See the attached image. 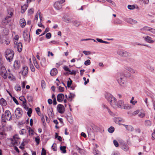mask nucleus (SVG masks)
Here are the masks:
<instances>
[{"label": "nucleus", "instance_id": "1", "mask_svg": "<svg viewBox=\"0 0 155 155\" xmlns=\"http://www.w3.org/2000/svg\"><path fill=\"white\" fill-rule=\"evenodd\" d=\"M106 98L110 102V105L114 108H120L125 109H130L131 107L128 104H124L122 100L117 101L116 99L110 94H107L105 95Z\"/></svg>", "mask_w": 155, "mask_h": 155}, {"label": "nucleus", "instance_id": "2", "mask_svg": "<svg viewBox=\"0 0 155 155\" xmlns=\"http://www.w3.org/2000/svg\"><path fill=\"white\" fill-rule=\"evenodd\" d=\"M19 139V138L18 135L16 134L14 136L13 138H11L8 140L9 142H10L14 147L15 150L18 153L19 152V150L16 145H17L18 141Z\"/></svg>", "mask_w": 155, "mask_h": 155}, {"label": "nucleus", "instance_id": "3", "mask_svg": "<svg viewBox=\"0 0 155 155\" xmlns=\"http://www.w3.org/2000/svg\"><path fill=\"white\" fill-rule=\"evenodd\" d=\"M20 101H21L22 103H21L24 108L26 110H28L27 112L28 116L29 117H31V114L32 112V109L31 108H28V107L26 105V99L23 96L20 97Z\"/></svg>", "mask_w": 155, "mask_h": 155}, {"label": "nucleus", "instance_id": "4", "mask_svg": "<svg viewBox=\"0 0 155 155\" xmlns=\"http://www.w3.org/2000/svg\"><path fill=\"white\" fill-rule=\"evenodd\" d=\"M12 119V116L10 111L8 110H6L4 114L2 116V121L5 123L6 120H10Z\"/></svg>", "mask_w": 155, "mask_h": 155}, {"label": "nucleus", "instance_id": "5", "mask_svg": "<svg viewBox=\"0 0 155 155\" xmlns=\"http://www.w3.org/2000/svg\"><path fill=\"white\" fill-rule=\"evenodd\" d=\"M14 52L12 49H7L5 52V56L7 60L9 62L11 61L13 58Z\"/></svg>", "mask_w": 155, "mask_h": 155}, {"label": "nucleus", "instance_id": "6", "mask_svg": "<svg viewBox=\"0 0 155 155\" xmlns=\"http://www.w3.org/2000/svg\"><path fill=\"white\" fill-rule=\"evenodd\" d=\"M65 0H58L54 4V8L57 10H59L62 8V4L65 2Z\"/></svg>", "mask_w": 155, "mask_h": 155}, {"label": "nucleus", "instance_id": "7", "mask_svg": "<svg viewBox=\"0 0 155 155\" xmlns=\"http://www.w3.org/2000/svg\"><path fill=\"white\" fill-rule=\"evenodd\" d=\"M0 74L4 79H6L7 77V71L3 66H2L0 68Z\"/></svg>", "mask_w": 155, "mask_h": 155}, {"label": "nucleus", "instance_id": "8", "mask_svg": "<svg viewBox=\"0 0 155 155\" xmlns=\"http://www.w3.org/2000/svg\"><path fill=\"white\" fill-rule=\"evenodd\" d=\"M19 39L18 35H16L14 38V46L15 49H17L18 51L19 52V43L17 41Z\"/></svg>", "mask_w": 155, "mask_h": 155}, {"label": "nucleus", "instance_id": "9", "mask_svg": "<svg viewBox=\"0 0 155 155\" xmlns=\"http://www.w3.org/2000/svg\"><path fill=\"white\" fill-rule=\"evenodd\" d=\"M12 15L13 13L11 11H10V12H8L7 16L5 18V19L2 21V23L5 24H8L10 21L9 20H8V18H11L12 16Z\"/></svg>", "mask_w": 155, "mask_h": 155}, {"label": "nucleus", "instance_id": "10", "mask_svg": "<svg viewBox=\"0 0 155 155\" xmlns=\"http://www.w3.org/2000/svg\"><path fill=\"white\" fill-rule=\"evenodd\" d=\"M21 72L23 76H26L28 72V67L25 65L23 66L21 70Z\"/></svg>", "mask_w": 155, "mask_h": 155}, {"label": "nucleus", "instance_id": "11", "mask_svg": "<svg viewBox=\"0 0 155 155\" xmlns=\"http://www.w3.org/2000/svg\"><path fill=\"white\" fill-rule=\"evenodd\" d=\"M117 53L118 54L121 56L126 57L130 56V54L129 53L124 50H119Z\"/></svg>", "mask_w": 155, "mask_h": 155}, {"label": "nucleus", "instance_id": "12", "mask_svg": "<svg viewBox=\"0 0 155 155\" xmlns=\"http://www.w3.org/2000/svg\"><path fill=\"white\" fill-rule=\"evenodd\" d=\"M57 109L58 112L60 114H63L65 111V108L64 106L61 104H59L57 105Z\"/></svg>", "mask_w": 155, "mask_h": 155}, {"label": "nucleus", "instance_id": "13", "mask_svg": "<svg viewBox=\"0 0 155 155\" xmlns=\"http://www.w3.org/2000/svg\"><path fill=\"white\" fill-rule=\"evenodd\" d=\"M23 36L25 41H30V35H28V32L27 30L24 31Z\"/></svg>", "mask_w": 155, "mask_h": 155}, {"label": "nucleus", "instance_id": "14", "mask_svg": "<svg viewBox=\"0 0 155 155\" xmlns=\"http://www.w3.org/2000/svg\"><path fill=\"white\" fill-rule=\"evenodd\" d=\"M125 69L126 70H127L132 74H137V72L136 70L130 67H125Z\"/></svg>", "mask_w": 155, "mask_h": 155}, {"label": "nucleus", "instance_id": "15", "mask_svg": "<svg viewBox=\"0 0 155 155\" xmlns=\"http://www.w3.org/2000/svg\"><path fill=\"white\" fill-rule=\"evenodd\" d=\"M115 122L118 123L120 125H123L121 124V123H123L124 122V120L123 119L120 117H117L115 119Z\"/></svg>", "mask_w": 155, "mask_h": 155}, {"label": "nucleus", "instance_id": "16", "mask_svg": "<svg viewBox=\"0 0 155 155\" xmlns=\"http://www.w3.org/2000/svg\"><path fill=\"white\" fill-rule=\"evenodd\" d=\"M64 97V95L63 94H59L57 96V100L58 102H61L63 101Z\"/></svg>", "mask_w": 155, "mask_h": 155}, {"label": "nucleus", "instance_id": "17", "mask_svg": "<svg viewBox=\"0 0 155 155\" xmlns=\"http://www.w3.org/2000/svg\"><path fill=\"white\" fill-rule=\"evenodd\" d=\"M117 81L120 84L121 86H123L125 83L124 78H118Z\"/></svg>", "mask_w": 155, "mask_h": 155}, {"label": "nucleus", "instance_id": "18", "mask_svg": "<svg viewBox=\"0 0 155 155\" xmlns=\"http://www.w3.org/2000/svg\"><path fill=\"white\" fill-rule=\"evenodd\" d=\"M58 73L57 69L55 68L52 69L50 71V74L52 76H55Z\"/></svg>", "mask_w": 155, "mask_h": 155}, {"label": "nucleus", "instance_id": "19", "mask_svg": "<svg viewBox=\"0 0 155 155\" xmlns=\"http://www.w3.org/2000/svg\"><path fill=\"white\" fill-rule=\"evenodd\" d=\"M26 25V22L24 19L22 18L20 20V25L22 28H24Z\"/></svg>", "mask_w": 155, "mask_h": 155}, {"label": "nucleus", "instance_id": "20", "mask_svg": "<svg viewBox=\"0 0 155 155\" xmlns=\"http://www.w3.org/2000/svg\"><path fill=\"white\" fill-rule=\"evenodd\" d=\"M144 38L145 41L148 43H153L154 42V41L152 40L151 38L148 36L144 37Z\"/></svg>", "mask_w": 155, "mask_h": 155}, {"label": "nucleus", "instance_id": "21", "mask_svg": "<svg viewBox=\"0 0 155 155\" xmlns=\"http://www.w3.org/2000/svg\"><path fill=\"white\" fill-rule=\"evenodd\" d=\"M126 128V129L129 131H132L133 130V128L131 125H127L125 124L123 125Z\"/></svg>", "mask_w": 155, "mask_h": 155}, {"label": "nucleus", "instance_id": "22", "mask_svg": "<svg viewBox=\"0 0 155 155\" xmlns=\"http://www.w3.org/2000/svg\"><path fill=\"white\" fill-rule=\"evenodd\" d=\"M73 23L74 25L76 27L79 26L81 24V22L77 20L74 21Z\"/></svg>", "mask_w": 155, "mask_h": 155}, {"label": "nucleus", "instance_id": "23", "mask_svg": "<svg viewBox=\"0 0 155 155\" xmlns=\"http://www.w3.org/2000/svg\"><path fill=\"white\" fill-rule=\"evenodd\" d=\"M15 114L16 117L17 119L19 118V108H17L15 112Z\"/></svg>", "mask_w": 155, "mask_h": 155}, {"label": "nucleus", "instance_id": "24", "mask_svg": "<svg viewBox=\"0 0 155 155\" xmlns=\"http://www.w3.org/2000/svg\"><path fill=\"white\" fill-rule=\"evenodd\" d=\"M28 6L27 5H25L21 7V12L22 13H23L26 10Z\"/></svg>", "mask_w": 155, "mask_h": 155}, {"label": "nucleus", "instance_id": "25", "mask_svg": "<svg viewBox=\"0 0 155 155\" xmlns=\"http://www.w3.org/2000/svg\"><path fill=\"white\" fill-rule=\"evenodd\" d=\"M0 104L3 106H5L6 104V102L3 98H2L0 100Z\"/></svg>", "mask_w": 155, "mask_h": 155}, {"label": "nucleus", "instance_id": "26", "mask_svg": "<svg viewBox=\"0 0 155 155\" xmlns=\"http://www.w3.org/2000/svg\"><path fill=\"white\" fill-rule=\"evenodd\" d=\"M14 66L16 69H19V65L18 61H15L14 62Z\"/></svg>", "mask_w": 155, "mask_h": 155}, {"label": "nucleus", "instance_id": "27", "mask_svg": "<svg viewBox=\"0 0 155 155\" xmlns=\"http://www.w3.org/2000/svg\"><path fill=\"white\" fill-rule=\"evenodd\" d=\"M127 22L130 23L132 24H135L137 21L134 20H133L131 18H129L127 20Z\"/></svg>", "mask_w": 155, "mask_h": 155}, {"label": "nucleus", "instance_id": "28", "mask_svg": "<svg viewBox=\"0 0 155 155\" xmlns=\"http://www.w3.org/2000/svg\"><path fill=\"white\" fill-rule=\"evenodd\" d=\"M63 19L64 21L67 23H69L71 22V20L70 19V18L66 16H64Z\"/></svg>", "mask_w": 155, "mask_h": 155}, {"label": "nucleus", "instance_id": "29", "mask_svg": "<svg viewBox=\"0 0 155 155\" xmlns=\"http://www.w3.org/2000/svg\"><path fill=\"white\" fill-rule=\"evenodd\" d=\"M122 149L124 151H127L129 150L128 146L126 144H124L122 147Z\"/></svg>", "mask_w": 155, "mask_h": 155}, {"label": "nucleus", "instance_id": "30", "mask_svg": "<svg viewBox=\"0 0 155 155\" xmlns=\"http://www.w3.org/2000/svg\"><path fill=\"white\" fill-rule=\"evenodd\" d=\"M66 146H61L60 147V150L62 151L63 153H65L66 152Z\"/></svg>", "mask_w": 155, "mask_h": 155}, {"label": "nucleus", "instance_id": "31", "mask_svg": "<svg viewBox=\"0 0 155 155\" xmlns=\"http://www.w3.org/2000/svg\"><path fill=\"white\" fill-rule=\"evenodd\" d=\"M45 117L46 119L47 118V117L46 115H45V116L42 115L41 117V119L42 122L44 124L45 123Z\"/></svg>", "mask_w": 155, "mask_h": 155}, {"label": "nucleus", "instance_id": "32", "mask_svg": "<svg viewBox=\"0 0 155 155\" xmlns=\"http://www.w3.org/2000/svg\"><path fill=\"white\" fill-rule=\"evenodd\" d=\"M69 80L67 82V87H69L71 86L72 83V81L70 78H69Z\"/></svg>", "mask_w": 155, "mask_h": 155}, {"label": "nucleus", "instance_id": "33", "mask_svg": "<svg viewBox=\"0 0 155 155\" xmlns=\"http://www.w3.org/2000/svg\"><path fill=\"white\" fill-rule=\"evenodd\" d=\"M46 62V59L44 58H42L41 60V64L42 66H43L45 64Z\"/></svg>", "mask_w": 155, "mask_h": 155}, {"label": "nucleus", "instance_id": "34", "mask_svg": "<svg viewBox=\"0 0 155 155\" xmlns=\"http://www.w3.org/2000/svg\"><path fill=\"white\" fill-rule=\"evenodd\" d=\"M33 63L35 67L37 69H39V66L37 62L35 60H34Z\"/></svg>", "mask_w": 155, "mask_h": 155}, {"label": "nucleus", "instance_id": "35", "mask_svg": "<svg viewBox=\"0 0 155 155\" xmlns=\"http://www.w3.org/2000/svg\"><path fill=\"white\" fill-rule=\"evenodd\" d=\"M114 128L113 127H111L108 129V131L110 133H112L114 131Z\"/></svg>", "mask_w": 155, "mask_h": 155}, {"label": "nucleus", "instance_id": "36", "mask_svg": "<svg viewBox=\"0 0 155 155\" xmlns=\"http://www.w3.org/2000/svg\"><path fill=\"white\" fill-rule=\"evenodd\" d=\"M41 14V12L39 11H38L37 12L36 15L35 16V19L37 21L38 19V16Z\"/></svg>", "mask_w": 155, "mask_h": 155}, {"label": "nucleus", "instance_id": "37", "mask_svg": "<svg viewBox=\"0 0 155 155\" xmlns=\"http://www.w3.org/2000/svg\"><path fill=\"white\" fill-rule=\"evenodd\" d=\"M28 133L29 135H33L34 131L30 127L29 128Z\"/></svg>", "mask_w": 155, "mask_h": 155}, {"label": "nucleus", "instance_id": "38", "mask_svg": "<svg viewBox=\"0 0 155 155\" xmlns=\"http://www.w3.org/2000/svg\"><path fill=\"white\" fill-rule=\"evenodd\" d=\"M4 35H7L8 34V29L5 28L3 30Z\"/></svg>", "mask_w": 155, "mask_h": 155}, {"label": "nucleus", "instance_id": "39", "mask_svg": "<svg viewBox=\"0 0 155 155\" xmlns=\"http://www.w3.org/2000/svg\"><path fill=\"white\" fill-rule=\"evenodd\" d=\"M52 148L54 151L57 150L56 144L54 143L52 146Z\"/></svg>", "mask_w": 155, "mask_h": 155}, {"label": "nucleus", "instance_id": "40", "mask_svg": "<svg viewBox=\"0 0 155 155\" xmlns=\"http://www.w3.org/2000/svg\"><path fill=\"white\" fill-rule=\"evenodd\" d=\"M91 64V61L89 60H87V61H85L84 64L85 65L87 66L90 65Z\"/></svg>", "mask_w": 155, "mask_h": 155}, {"label": "nucleus", "instance_id": "41", "mask_svg": "<svg viewBox=\"0 0 155 155\" xmlns=\"http://www.w3.org/2000/svg\"><path fill=\"white\" fill-rule=\"evenodd\" d=\"M58 90L59 92H62L64 91V87H62L61 86H59L58 87Z\"/></svg>", "mask_w": 155, "mask_h": 155}, {"label": "nucleus", "instance_id": "42", "mask_svg": "<svg viewBox=\"0 0 155 155\" xmlns=\"http://www.w3.org/2000/svg\"><path fill=\"white\" fill-rule=\"evenodd\" d=\"M74 97V95L71 94H70L68 96V98L70 100V101L72 100V99Z\"/></svg>", "mask_w": 155, "mask_h": 155}, {"label": "nucleus", "instance_id": "43", "mask_svg": "<svg viewBox=\"0 0 155 155\" xmlns=\"http://www.w3.org/2000/svg\"><path fill=\"white\" fill-rule=\"evenodd\" d=\"M64 70L66 71H70V70L68 68V67L66 66H64L63 68Z\"/></svg>", "mask_w": 155, "mask_h": 155}, {"label": "nucleus", "instance_id": "44", "mask_svg": "<svg viewBox=\"0 0 155 155\" xmlns=\"http://www.w3.org/2000/svg\"><path fill=\"white\" fill-rule=\"evenodd\" d=\"M145 122L146 123V125L147 126H150L151 125V122L149 120H146L145 121Z\"/></svg>", "mask_w": 155, "mask_h": 155}, {"label": "nucleus", "instance_id": "45", "mask_svg": "<svg viewBox=\"0 0 155 155\" xmlns=\"http://www.w3.org/2000/svg\"><path fill=\"white\" fill-rule=\"evenodd\" d=\"M4 63V61L2 58V57L1 55H0V66L2 65Z\"/></svg>", "mask_w": 155, "mask_h": 155}, {"label": "nucleus", "instance_id": "46", "mask_svg": "<svg viewBox=\"0 0 155 155\" xmlns=\"http://www.w3.org/2000/svg\"><path fill=\"white\" fill-rule=\"evenodd\" d=\"M128 8L130 9H133L135 8V6L134 5H128Z\"/></svg>", "mask_w": 155, "mask_h": 155}, {"label": "nucleus", "instance_id": "47", "mask_svg": "<svg viewBox=\"0 0 155 155\" xmlns=\"http://www.w3.org/2000/svg\"><path fill=\"white\" fill-rule=\"evenodd\" d=\"M69 72H70L69 73L70 74L75 75L76 74V71L74 70H72V71L70 70V71Z\"/></svg>", "mask_w": 155, "mask_h": 155}, {"label": "nucleus", "instance_id": "48", "mask_svg": "<svg viewBox=\"0 0 155 155\" xmlns=\"http://www.w3.org/2000/svg\"><path fill=\"white\" fill-rule=\"evenodd\" d=\"M51 37V34L50 33H48L46 35V37L47 39H49Z\"/></svg>", "mask_w": 155, "mask_h": 155}, {"label": "nucleus", "instance_id": "49", "mask_svg": "<svg viewBox=\"0 0 155 155\" xmlns=\"http://www.w3.org/2000/svg\"><path fill=\"white\" fill-rule=\"evenodd\" d=\"M12 98L14 102L17 105H18L19 104L18 102L15 98L14 97H12Z\"/></svg>", "mask_w": 155, "mask_h": 155}, {"label": "nucleus", "instance_id": "50", "mask_svg": "<svg viewBox=\"0 0 155 155\" xmlns=\"http://www.w3.org/2000/svg\"><path fill=\"white\" fill-rule=\"evenodd\" d=\"M46 152L45 149L43 148L42 150V152L41 153V155H46Z\"/></svg>", "mask_w": 155, "mask_h": 155}, {"label": "nucleus", "instance_id": "51", "mask_svg": "<svg viewBox=\"0 0 155 155\" xmlns=\"http://www.w3.org/2000/svg\"><path fill=\"white\" fill-rule=\"evenodd\" d=\"M34 12V10L33 8L30 9L28 11V13L30 15L32 14Z\"/></svg>", "mask_w": 155, "mask_h": 155}, {"label": "nucleus", "instance_id": "52", "mask_svg": "<svg viewBox=\"0 0 155 155\" xmlns=\"http://www.w3.org/2000/svg\"><path fill=\"white\" fill-rule=\"evenodd\" d=\"M83 52L86 55H89L91 54V52L90 51H83Z\"/></svg>", "mask_w": 155, "mask_h": 155}, {"label": "nucleus", "instance_id": "53", "mask_svg": "<svg viewBox=\"0 0 155 155\" xmlns=\"http://www.w3.org/2000/svg\"><path fill=\"white\" fill-rule=\"evenodd\" d=\"M145 115V113H140L138 115L141 118L143 117H144Z\"/></svg>", "mask_w": 155, "mask_h": 155}, {"label": "nucleus", "instance_id": "54", "mask_svg": "<svg viewBox=\"0 0 155 155\" xmlns=\"http://www.w3.org/2000/svg\"><path fill=\"white\" fill-rule=\"evenodd\" d=\"M113 143L114 145L116 147H117L118 146V143L117 141L115 140H114L113 141Z\"/></svg>", "mask_w": 155, "mask_h": 155}, {"label": "nucleus", "instance_id": "55", "mask_svg": "<svg viewBox=\"0 0 155 155\" xmlns=\"http://www.w3.org/2000/svg\"><path fill=\"white\" fill-rule=\"evenodd\" d=\"M139 112V110H137L133 112L132 113V115H135L137 114H138Z\"/></svg>", "mask_w": 155, "mask_h": 155}, {"label": "nucleus", "instance_id": "56", "mask_svg": "<svg viewBox=\"0 0 155 155\" xmlns=\"http://www.w3.org/2000/svg\"><path fill=\"white\" fill-rule=\"evenodd\" d=\"M151 28L148 27H145L143 28V29L145 31H150Z\"/></svg>", "mask_w": 155, "mask_h": 155}, {"label": "nucleus", "instance_id": "57", "mask_svg": "<svg viewBox=\"0 0 155 155\" xmlns=\"http://www.w3.org/2000/svg\"><path fill=\"white\" fill-rule=\"evenodd\" d=\"M49 31V28H46V29H45V31H44V33L42 34L41 35V36H42V35H44V34H45L48 32V31Z\"/></svg>", "mask_w": 155, "mask_h": 155}, {"label": "nucleus", "instance_id": "58", "mask_svg": "<svg viewBox=\"0 0 155 155\" xmlns=\"http://www.w3.org/2000/svg\"><path fill=\"white\" fill-rule=\"evenodd\" d=\"M104 107L106 108L107 109L108 112L110 115H112L113 113L106 106L104 105Z\"/></svg>", "mask_w": 155, "mask_h": 155}, {"label": "nucleus", "instance_id": "59", "mask_svg": "<svg viewBox=\"0 0 155 155\" xmlns=\"http://www.w3.org/2000/svg\"><path fill=\"white\" fill-rule=\"evenodd\" d=\"M41 31H42L41 29H38L36 30V34L37 35H39L40 34L39 32H41Z\"/></svg>", "mask_w": 155, "mask_h": 155}, {"label": "nucleus", "instance_id": "60", "mask_svg": "<svg viewBox=\"0 0 155 155\" xmlns=\"http://www.w3.org/2000/svg\"><path fill=\"white\" fill-rule=\"evenodd\" d=\"M26 130L25 129H22L21 131V134L22 135L26 133Z\"/></svg>", "mask_w": 155, "mask_h": 155}, {"label": "nucleus", "instance_id": "61", "mask_svg": "<svg viewBox=\"0 0 155 155\" xmlns=\"http://www.w3.org/2000/svg\"><path fill=\"white\" fill-rule=\"evenodd\" d=\"M30 68L32 72H34L35 71V69L33 65H30Z\"/></svg>", "mask_w": 155, "mask_h": 155}, {"label": "nucleus", "instance_id": "62", "mask_svg": "<svg viewBox=\"0 0 155 155\" xmlns=\"http://www.w3.org/2000/svg\"><path fill=\"white\" fill-rule=\"evenodd\" d=\"M41 85L42 87V88H45V82L44 81H41Z\"/></svg>", "mask_w": 155, "mask_h": 155}, {"label": "nucleus", "instance_id": "63", "mask_svg": "<svg viewBox=\"0 0 155 155\" xmlns=\"http://www.w3.org/2000/svg\"><path fill=\"white\" fill-rule=\"evenodd\" d=\"M26 82V81H24L22 82L21 85L22 88H25Z\"/></svg>", "mask_w": 155, "mask_h": 155}, {"label": "nucleus", "instance_id": "64", "mask_svg": "<svg viewBox=\"0 0 155 155\" xmlns=\"http://www.w3.org/2000/svg\"><path fill=\"white\" fill-rule=\"evenodd\" d=\"M152 136L153 139H155V130H154L153 132L152 133Z\"/></svg>", "mask_w": 155, "mask_h": 155}]
</instances>
